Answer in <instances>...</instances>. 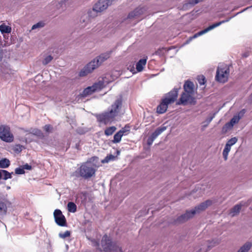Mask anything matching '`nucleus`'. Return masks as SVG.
<instances>
[{
  "instance_id": "nucleus-37",
  "label": "nucleus",
  "mask_w": 252,
  "mask_h": 252,
  "mask_svg": "<svg viewBox=\"0 0 252 252\" xmlns=\"http://www.w3.org/2000/svg\"><path fill=\"white\" fill-rule=\"evenodd\" d=\"M197 80L200 85H204L206 82L205 77L203 75L198 76Z\"/></svg>"
},
{
  "instance_id": "nucleus-50",
  "label": "nucleus",
  "mask_w": 252,
  "mask_h": 252,
  "mask_svg": "<svg viewBox=\"0 0 252 252\" xmlns=\"http://www.w3.org/2000/svg\"><path fill=\"white\" fill-rule=\"evenodd\" d=\"M248 53H245L243 54V57H248Z\"/></svg>"
},
{
  "instance_id": "nucleus-16",
  "label": "nucleus",
  "mask_w": 252,
  "mask_h": 252,
  "mask_svg": "<svg viewBox=\"0 0 252 252\" xmlns=\"http://www.w3.org/2000/svg\"><path fill=\"white\" fill-rule=\"evenodd\" d=\"M193 87L194 84L192 82L189 81H186L184 85L185 92L192 94L194 92Z\"/></svg>"
},
{
  "instance_id": "nucleus-21",
  "label": "nucleus",
  "mask_w": 252,
  "mask_h": 252,
  "mask_svg": "<svg viewBox=\"0 0 252 252\" xmlns=\"http://www.w3.org/2000/svg\"><path fill=\"white\" fill-rule=\"evenodd\" d=\"M89 23V19L86 16H83L81 18L78 26L80 29H83L86 27Z\"/></svg>"
},
{
  "instance_id": "nucleus-43",
  "label": "nucleus",
  "mask_w": 252,
  "mask_h": 252,
  "mask_svg": "<svg viewBox=\"0 0 252 252\" xmlns=\"http://www.w3.org/2000/svg\"><path fill=\"white\" fill-rule=\"evenodd\" d=\"M202 0H189V3L191 5H195Z\"/></svg>"
},
{
  "instance_id": "nucleus-39",
  "label": "nucleus",
  "mask_w": 252,
  "mask_h": 252,
  "mask_svg": "<svg viewBox=\"0 0 252 252\" xmlns=\"http://www.w3.org/2000/svg\"><path fill=\"white\" fill-rule=\"evenodd\" d=\"M44 26V24L43 22H38L34 25H33L32 27V29L34 30L39 28H42Z\"/></svg>"
},
{
  "instance_id": "nucleus-9",
  "label": "nucleus",
  "mask_w": 252,
  "mask_h": 252,
  "mask_svg": "<svg viewBox=\"0 0 252 252\" xmlns=\"http://www.w3.org/2000/svg\"><path fill=\"white\" fill-rule=\"evenodd\" d=\"M0 138L6 142L13 141L14 137L10 131V127L6 126H0Z\"/></svg>"
},
{
  "instance_id": "nucleus-2",
  "label": "nucleus",
  "mask_w": 252,
  "mask_h": 252,
  "mask_svg": "<svg viewBox=\"0 0 252 252\" xmlns=\"http://www.w3.org/2000/svg\"><path fill=\"white\" fill-rule=\"evenodd\" d=\"M212 201L207 200L196 206L194 209L190 211H187L186 212L178 217L175 220V223H182L187 221L189 219L192 218L195 214L205 210L208 206H210Z\"/></svg>"
},
{
  "instance_id": "nucleus-12",
  "label": "nucleus",
  "mask_w": 252,
  "mask_h": 252,
  "mask_svg": "<svg viewBox=\"0 0 252 252\" xmlns=\"http://www.w3.org/2000/svg\"><path fill=\"white\" fill-rule=\"evenodd\" d=\"M54 217L56 223L61 226L66 225V220L63 215L62 211L59 209H56L54 212Z\"/></svg>"
},
{
  "instance_id": "nucleus-41",
  "label": "nucleus",
  "mask_w": 252,
  "mask_h": 252,
  "mask_svg": "<svg viewBox=\"0 0 252 252\" xmlns=\"http://www.w3.org/2000/svg\"><path fill=\"white\" fill-rule=\"evenodd\" d=\"M52 129V126L50 125H46L44 127V130L47 132H50Z\"/></svg>"
},
{
  "instance_id": "nucleus-47",
  "label": "nucleus",
  "mask_w": 252,
  "mask_h": 252,
  "mask_svg": "<svg viewBox=\"0 0 252 252\" xmlns=\"http://www.w3.org/2000/svg\"><path fill=\"white\" fill-rule=\"evenodd\" d=\"M65 3V0H62L60 1H59V4L60 5V7H62L63 4Z\"/></svg>"
},
{
  "instance_id": "nucleus-15",
  "label": "nucleus",
  "mask_w": 252,
  "mask_h": 252,
  "mask_svg": "<svg viewBox=\"0 0 252 252\" xmlns=\"http://www.w3.org/2000/svg\"><path fill=\"white\" fill-rule=\"evenodd\" d=\"M191 95L192 94H190L189 93H188L186 92L183 93L182 94L179 100V101L177 102V104L185 105L188 102V101L190 99Z\"/></svg>"
},
{
  "instance_id": "nucleus-31",
  "label": "nucleus",
  "mask_w": 252,
  "mask_h": 252,
  "mask_svg": "<svg viewBox=\"0 0 252 252\" xmlns=\"http://www.w3.org/2000/svg\"><path fill=\"white\" fill-rule=\"evenodd\" d=\"M53 57L51 55L46 56L42 61V63L44 65H47L51 62Z\"/></svg>"
},
{
  "instance_id": "nucleus-17",
  "label": "nucleus",
  "mask_w": 252,
  "mask_h": 252,
  "mask_svg": "<svg viewBox=\"0 0 252 252\" xmlns=\"http://www.w3.org/2000/svg\"><path fill=\"white\" fill-rule=\"evenodd\" d=\"M143 13V9L140 7H138L131 12L128 15L127 18L128 19L135 18L138 17L140 15Z\"/></svg>"
},
{
  "instance_id": "nucleus-10",
  "label": "nucleus",
  "mask_w": 252,
  "mask_h": 252,
  "mask_svg": "<svg viewBox=\"0 0 252 252\" xmlns=\"http://www.w3.org/2000/svg\"><path fill=\"white\" fill-rule=\"evenodd\" d=\"M231 18L230 17L228 18L227 19H226L225 20H223L221 21H220L219 22L215 23L210 26H209L208 28H206L205 29L195 34H194L192 36H191L189 37L188 41H187V43H189L190 41H191L192 39L195 38L199 36H201L203 35V34L207 32H208L214 29V28L220 26L221 24L228 22Z\"/></svg>"
},
{
  "instance_id": "nucleus-49",
  "label": "nucleus",
  "mask_w": 252,
  "mask_h": 252,
  "mask_svg": "<svg viewBox=\"0 0 252 252\" xmlns=\"http://www.w3.org/2000/svg\"><path fill=\"white\" fill-rule=\"evenodd\" d=\"M245 112H246V110L243 109L239 112L238 116H239L240 115H241V116H243L245 113Z\"/></svg>"
},
{
  "instance_id": "nucleus-26",
  "label": "nucleus",
  "mask_w": 252,
  "mask_h": 252,
  "mask_svg": "<svg viewBox=\"0 0 252 252\" xmlns=\"http://www.w3.org/2000/svg\"><path fill=\"white\" fill-rule=\"evenodd\" d=\"M67 210L71 213H75L77 210V206L73 202H69L67 204Z\"/></svg>"
},
{
  "instance_id": "nucleus-29",
  "label": "nucleus",
  "mask_w": 252,
  "mask_h": 252,
  "mask_svg": "<svg viewBox=\"0 0 252 252\" xmlns=\"http://www.w3.org/2000/svg\"><path fill=\"white\" fill-rule=\"evenodd\" d=\"M231 147L227 144L225 146L222 152L223 157L225 160H226L227 159L228 155L231 150Z\"/></svg>"
},
{
  "instance_id": "nucleus-36",
  "label": "nucleus",
  "mask_w": 252,
  "mask_h": 252,
  "mask_svg": "<svg viewBox=\"0 0 252 252\" xmlns=\"http://www.w3.org/2000/svg\"><path fill=\"white\" fill-rule=\"evenodd\" d=\"M237 140L238 139L236 137H232L227 142L226 144L228 145L229 146L231 147L237 142Z\"/></svg>"
},
{
  "instance_id": "nucleus-46",
  "label": "nucleus",
  "mask_w": 252,
  "mask_h": 252,
  "mask_svg": "<svg viewBox=\"0 0 252 252\" xmlns=\"http://www.w3.org/2000/svg\"><path fill=\"white\" fill-rule=\"evenodd\" d=\"M214 116H211L206 119V122L208 124H209L213 119Z\"/></svg>"
},
{
  "instance_id": "nucleus-35",
  "label": "nucleus",
  "mask_w": 252,
  "mask_h": 252,
  "mask_svg": "<svg viewBox=\"0 0 252 252\" xmlns=\"http://www.w3.org/2000/svg\"><path fill=\"white\" fill-rule=\"evenodd\" d=\"M241 116H235L231 119L229 122H230L232 124V125L234 126L235 124H237L239 122Z\"/></svg>"
},
{
  "instance_id": "nucleus-27",
  "label": "nucleus",
  "mask_w": 252,
  "mask_h": 252,
  "mask_svg": "<svg viewBox=\"0 0 252 252\" xmlns=\"http://www.w3.org/2000/svg\"><path fill=\"white\" fill-rule=\"evenodd\" d=\"M0 31L2 33H8L11 31V28L8 26L1 25L0 26Z\"/></svg>"
},
{
  "instance_id": "nucleus-32",
  "label": "nucleus",
  "mask_w": 252,
  "mask_h": 252,
  "mask_svg": "<svg viewBox=\"0 0 252 252\" xmlns=\"http://www.w3.org/2000/svg\"><path fill=\"white\" fill-rule=\"evenodd\" d=\"M130 131L129 127L126 126L124 127H123L119 131L122 136L126 135Z\"/></svg>"
},
{
  "instance_id": "nucleus-7",
  "label": "nucleus",
  "mask_w": 252,
  "mask_h": 252,
  "mask_svg": "<svg viewBox=\"0 0 252 252\" xmlns=\"http://www.w3.org/2000/svg\"><path fill=\"white\" fill-rule=\"evenodd\" d=\"M229 72V68L226 65H219L216 72V80L221 83L226 82L228 80Z\"/></svg>"
},
{
  "instance_id": "nucleus-33",
  "label": "nucleus",
  "mask_w": 252,
  "mask_h": 252,
  "mask_svg": "<svg viewBox=\"0 0 252 252\" xmlns=\"http://www.w3.org/2000/svg\"><path fill=\"white\" fill-rule=\"evenodd\" d=\"M115 157L114 156L112 155H109L106 156L104 159L102 160V163H108L111 160H113L115 159Z\"/></svg>"
},
{
  "instance_id": "nucleus-38",
  "label": "nucleus",
  "mask_w": 252,
  "mask_h": 252,
  "mask_svg": "<svg viewBox=\"0 0 252 252\" xmlns=\"http://www.w3.org/2000/svg\"><path fill=\"white\" fill-rule=\"evenodd\" d=\"M25 170L23 166L16 168L15 169V173L16 174H24L25 173Z\"/></svg>"
},
{
  "instance_id": "nucleus-24",
  "label": "nucleus",
  "mask_w": 252,
  "mask_h": 252,
  "mask_svg": "<svg viewBox=\"0 0 252 252\" xmlns=\"http://www.w3.org/2000/svg\"><path fill=\"white\" fill-rule=\"evenodd\" d=\"M252 247V244L250 242H247L243 245L237 252H248Z\"/></svg>"
},
{
  "instance_id": "nucleus-34",
  "label": "nucleus",
  "mask_w": 252,
  "mask_h": 252,
  "mask_svg": "<svg viewBox=\"0 0 252 252\" xmlns=\"http://www.w3.org/2000/svg\"><path fill=\"white\" fill-rule=\"evenodd\" d=\"M59 236L62 239H65L70 236V232L68 230L65 231L64 233H60Z\"/></svg>"
},
{
  "instance_id": "nucleus-48",
  "label": "nucleus",
  "mask_w": 252,
  "mask_h": 252,
  "mask_svg": "<svg viewBox=\"0 0 252 252\" xmlns=\"http://www.w3.org/2000/svg\"><path fill=\"white\" fill-rule=\"evenodd\" d=\"M93 243L94 245V246H96V247H98L99 246V243L97 241L94 240V241H93Z\"/></svg>"
},
{
  "instance_id": "nucleus-22",
  "label": "nucleus",
  "mask_w": 252,
  "mask_h": 252,
  "mask_svg": "<svg viewBox=\"0 0 252 252\" xmlns=\"http://www.w3.org/2000/svg\"><path fill=\"white\" fill-rule=\"evenodd\" d=\"M242 205L241 204H237L234 206L230 210L229 214L231 217H234L240 212L241 209Z\"/></svg>"
},
{
  "instance_id": "nucleus-11",
  "label": "nucleus",
  "mask_w": 252,
  "mask_h": 252,
  "mask_svg": "<svg viewBox=\"0 0 252 252\" xmlns=\"http://www.w3.org/2000/svg\"><path fill=\"white\" fill-rule=\"evenodd\" d=\"M113 0H98L94 6L95 10L101 13L111 5Z\"/></svg>"
},
{
  "instance_id": "nucleus-14",
  "label": "nucleus",
  "mask_w": 252,
  "mask_h": 252,
  "mask_svg": "<svg viewBox=\"0 0 252 252\" xmlns=\"http://www.w3.org/2000/svg\"><path fill=\"white\" fill-rule=\"evenodd\" d=\"M102 87V83L100 82L94 84L92 86L88 87L83 91L81 94L82 97H86L87 95L91 94L95 91L100 90Z\"/></svg>"
},
{
  "instance_id": "nucleus-55",
  "label": "nucleus",
  "mask_w": 252,
  "mask_h": 252,
  "mask_svg": "<svg viewBox=\"0 0 252 252\" xmlns=\"http://www.w3.org/2000/svg\"><path fill=\"white\" fill-rule=\"evenodd\" d=\"M251 7H252V6H250V7H248L247 9H248L249 8H251Z\"/></svg>"
},
{
  "instance_id": "nucleus-56",
  "label": "nucleus",
  "mask_w": 252,
  "mask_h": 252,
  "mask_svg": "<svg viewBox=\"0 0 252 252\" xmlns=\"http://www.w3.org/2000/svg\"><path fill=\"white\" fill-rule=\"evenodd\" d=\"M211 246H208V248H209V247H210Z\"/></svg>"
},
{
  "instance_id": "nucleus-52",
  "label": "nucleus",
  "mask_w": 252,
  "mask_h": 252,
  "mask_svg": "<svg viewBox=\"0 0 252 252\" xmlns=\"http://www.w3.org/2000/svg\"><path fill=\"white\" fill-rule=\"evenodd\" d=\"M6 189H10V186H7V187H6Z\"/></svg>"
},
{
  "instance_id": "nucleus-3",
  "label": "nucleus",
  "mask_w": 252,
  "mask_h": 252,
  "mask_svg": "<svg viewBox=\"0 0 252 252\" xmlns=\"http://www.w3.org/2000/svg\"><path fill=\"white\" fill-rule=\"evenodd\" d=\"M178 89H174L165 95L160 104L157 107V112L158 114L164 113L170 104L174 103L178 96Z\"/></svg>"
},
{
  "instance_id": "nucleus-18",
  "label": "nucleus",
  "mask_w": 252,
  "mask_h": 252,
  "mask_svg": "<svg viewBox=\"0 0 252 252\" xmlns=\"http://www.w3.org/2000/svg\"><path fill=\"white\" fill-rule=\"evenodd\" d=\"M13 172L10 173L5 170L0 169V180H6L12 178Z\"/></svg>"
},
{
  "instance_id": "nucleus-44",
  "label": "nucleus",
  "mask_w": 252,
  "mask_h": 252,
  "mask_svg": "<svg viewBox=\"0 0 252 252\" xmlns=\"http://www.w3.org/2000/svg\"><path fill=\"white\" fill-rule=\"evenodd\" d=\"M155 138H153V137L151 136V135L148 138L147 140V144L149 145H151L153 143L154 141L155 140Z\"/></svg>"
},
{
  "instance_id": "nucleus-40",
  "label": "nucleus",
  "mask_w": 252,
  "mask_h": 252,
  "mask_svg": "<svg viewBox=\"0 0 252 252\" xmlns=\"http://www.w3.org/2000/svg\"><path fill=\"white\" fill-rule=\"evenodd\" d=\"M31 132L37 136H40L42 135L41 131L38 129H33L32 130Z\"/></svg>"
},
{
  "instance_id": "nucleus-53",
  "label": "nucleus",
  "mask_w": 252,
  "mask_h": 252,
  "mask_svg": "<svg viewBox=\"0 0 252 252\" xmlns=\"http://www.w3.org/2000/svg\"><path fill=\"white\" fill-rule=\"evenodd\" d=\"M208 124H209L207 123L206 125H204V126H203V127H205L207 126H208Z\"/></svg>"
},
{
  "instance_id": "nucleus-23",
  "label": "nucleus",
  "mask_w": 252,
  "mask_h": 252,
  "mask_svg": "<svg viewBox=\"0 0 252 252\" xmlns=\"http://www.w3.org/2000/svg\"><path fill=\"white\" fill-rule=\"evenodd\" d=\"M87 14L89 18H94L96 17L98 14L100 13L95 10L94 6L93 5V7L92 9H88L87 11Z\"/></svg>"
},
{
  "instance_id": "nucleus-54",
  "label": "nucleus",
  "mask_w": 252,
  "mask_h": 252,
  "mask_svg": "<svg viewBox=\"0 0 252 252\" xmlns=\"http://www.w3.org/2000/svg\"><path fill=\"white\" fill-rule=\"evenodd\" d=\"M76 148L78 149V146L76 145Z\"/></svg>"
},
{
  "instance_id": "nucleus-42",
  "label": "nucleus",
  "mask_w": 252,
  "mask_h": 252,
  "mask_svg": "<svg viewBox=\"0 0 252 252\" xmlns=\"http://www.w3.org/2000/svg\"><path fill=\"white\" fill-rule=\"evenodd\" d=\"M233 126V125H232V124L230 123V122H228L227 123H226L224 126V128H226V129H231Z\"/></svg>"
},
{
  "instance_id": "nucleus-13",
  "label": "nucleus",
  "mask_w": 252,
  "mask_h": 252,
  "mask_svg": "<svg viewBox=\"0 0 252 252\" xmlns=\"http://www.w3.org/2000/svg\"><path fill=\"white\" fill-rule=\"evenodd\" d=\"M122 104L123 99L121 97H120L116 99L114 103L109 107L110 109L112 110L118 117L120 116Z\"/></svg>"
},
{
  "instance_id": "nucleus-45",
  "label": "nucleus",
  "mask_w": 252,
  "mask_h": 252,
  "mask_svg": "<svg viewBox=\"0 0 252 252\" xmlns=\"http://www.w3.org/2000/svg\"><path fill=\"white\" fill-rule=\"evenodd\" d=\"M22 166H23V168L24 169V170L26 169V170H30L32 168V166L30 165H29L27 163L23 165Z\"/></svg>"
},
{
  "instance_id": "nucleus-19",
  "label": "nucleus",
  "mask_w": 252,
  "mask_h": 252,
  "mask_svg": "<svg viewBox=\"0 0 252 252\" xmlns=\"http://www.w3.org/2000/svg\"><path fill=\"white\" fill-rule=\"evenodd\" d=\"M147 62L146 59H140L136 64V69L138 72L142 71Z\"/></svg>"
},
{
  "instance_id": "nucleus-6",
  "label": "nucleus",
  "mask_w": 252,
  "mask_h": 252,
  "mask_svg": "<svg viewBox=\"0 0 252 252\" xmlns=\"http://www.w3.org/2000/svg\"><path fill=\"white\" fill-rule=\"evenodd\" d=\"M96 117L99 122L105 125L111 123L118 118L117 115L109 107L107 111L98 115Z\"/></svg>"
},
{
  "instance_id": "nucleus-4",
  "label": "nucleus",
  "mask_w": 252,
  "mask_h": 252,
  "mask_svg": "<svg viewBox=\"0 0 252 252\" xmlns=\"http://www.w3.org/2000/svg\"><path fill=\"white\" fill-rule=\"evenodd\" d=\"M102 250L99 248L101 252H123L120 244L115 242H112L109 237L104 235L101 241Z\"/></svg>"
},
{
  "instance_id": "nucleus-8",
  "label": "nucleus",
  "mask_w": 252,
  "mask_h": 252,
  "mask_svg": "<svg viewBox=\"0 0 252 252\" xmlns=\"http://www.w3.org/2000/svg\"><path fill=\"white\" fill-rule=\"evenodd\" d=\"M7 195H4L0 192V221L6 215L8 204L9 202L6 198Z\"/></svg>"
},
{
  "instance_id": "nucleus-25",
  "label": "nucleus",
  "mask_w": 252,
  "mask_h": 252,
  "mask_svg": "<svg viewBox=\"0 0 252 252\" xmlns=\"http://www.w3.org/2000/svg\"><path fill=\"white\" fill-rule=\"evenodd\" d=\"M10 161L8 159L4 158L0 160V168H6L10 165Z\"/></svg>"
},
{
  "instance_id": "nucleus-5",
  "label": "nucleus",
  "mask_w": 252,
  "mask_h": 252,
  "mask_svg": "<svg viewBox=\"0 0 252 252\" xmlns=\"http://www.w3.org/2000/svg\"><path fill=\"white\" fill-rule=\"evenodd\" d=\"M95 173V169L90 162L83 163L76 170L75 175L77 177H82L88 179L93 176Z\"/></svg>"
},
{
  "instance_id": "nucleus-51",
  "label": "nucleus",
  "mask_w": 252,
  "mask_h": 252,
  "mask_svg": "<svg viewBox=\"0 0 252 252\" xmlns=\"http://www.w3.org/2000/svg\"><path fill=\"white\" fill-rule=\"evenodd\" d=\"M2 58V55L1 53L0 52V61H1Z\"/></svg>"
},
{
  "instance_id": "nucleus-28",
  "label": "nucleus",
  "mask_w": 252,
  "mask_h": 252,
  "mask_svg": "<svg viewBox=\"0 0 252 252\" xmlns=\"http://www.w3.org/2000/svg\"><path fill=\"white\" fill-rule=\"evenodd\" d=\"M117 128L115 126H111L106 128L104 131V133L106 136H110L116 130Z\"/></svg>"
},
{
  "instance_id": "nucleus-1",
  "label": "nucleus",
  "mask_w": 252,
  "mask_h": 252,
  "mask_svg": "<svg viewBox=\"0 0 252 252\" xmlns=\"http://www.w3.org/2000/svg\"><path fill=\"white\" fill-rule=\"evenodd\" d=\"M111 52L102 53L89 63L79 73L80 76H84L92 72L98 67L103 62L110 57Z\"/></svg>"
},
{
  "instance_id": "nucleus-20",
  "label": "nucleus",
  "mask_w": 252,
  "mask_h": 252,
  "mask_svg": "<svg viewBox=\"0 0 252 252\" xmlns=\"http://www.w3.org/2000/svg\"><path fill=\"white\" fill-rule=\"evenodd\" d=\"M166 129V126H161L157 128L155 131L152 133L151 136L153 138L156 139L159 135Z\"/></svg>"
},
{
  "instance_id": "nucleus-30",
  "label": "nucleus",
  "mask_w": 252,
  "mask_h": 252,
  "mask_svg": "<svg viewBox=\"0 0 252 252\" xmlns=\"http://www.w3.org/2000/svg\"><path fill=\"white\" fill-rule=\"evenodd\" d=\"M122 135L118 132H117L114 136V139L112 140L113 143H119L122 139Z\"/></svg>"
}]
</instances>
